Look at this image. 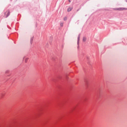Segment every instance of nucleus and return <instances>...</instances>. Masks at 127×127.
<instances>
[{
  "instance_id": "1",
  "label": "nucleus",
  "mask_w": 127,
  "mask_h": 127,
  "mask_svg": "<svg viewBox=\"0 0 127 127\" xmlns=\"http://www.w3.org/2000/svg\"><path fill=\"white\" fill-rule=\"evenodd\" d=\"M117 9L119 10H127V8H118Z\"/></svg>"
},
{
  "instance_id": "2",
  "label": "nucleus",
  "mask_w": 127,
  "mask_h": 127,
  "mask_svg": "<svg viewBox=\"0 0 127 127\" xmlns=\"http://www.w3.org/2000/svg\"><path fill=\"white\" fill-rule=\"evenodd\" d=\"M10 12L9 11H7L5 14L6 16V17H7L10 14Z\"/></svg>"
},
{
  "instance_id": "3",
  "label": "nucleus",
  "mask_w": 127,
  "mask_h": 127,
  "mask_svg": "<svg viewBox=\"0 0 127 127\" xmlns=\"http://www.w3.org/2000/svg\"><path fill=\"white\" fill-rule=\"evenodd\" d=\"M86 38L85 37H84L83 38V42H85L86 40Z\"/></svg>"
},
{
  "instance_id": "4",
  "label": "nucleus",
  "mask_w": 127,
  "mask_h": 127,
  "mask_svg": "<svg viewBox=\"0 0 127 127\" xmlns=\"http://www.w3.org/2000/svg\"><path fill=\"white\" fill-rule=\"evenodd\" d=\"M72 9V7H69V8L68 9H67V11L68 12L70 11Z\"/></svg>"
},
{
  "instance_id": "5",
  "label": "nucleus",
  "mask_w": 127,
  "mask_h": 127,
  "mask_svg": "<svg viewBox=\"0 0 127 127\" xmlns=\"http://www.w3.org/2000/svg\"><path fill=\"white\" fill-rule=\"evenodd\" d=\"M80 35H79L78 36V44L79 43V40H80Z\"/></svg>"
},
{
  "instance_id": "6",
  "label": "nucleus",
  "mask_w": 127,
  "mask_h": 127,
  "mask_svg": "<svg viewBox=\"0 0 127 127\" xmlns=\"http://www.w3.org/2000/svg\"><path fill=\"white\" fill-rule=\"evenodd\" d=\"M28 59V58H26L25 59V62L26 63L27 62Z\"/></svg>"
},
{
  "instance_id": "7",
  "label": "nucleus",
  "mask_w": 127,
  "mask_h": 127,
  "mask_svg": "<svg viewBox=\"0 0 127 127\" xmlns=\"http://www.w3.org/2000/svg\"><path fill=\"white\" fill-rule=\"evenodd\" d=\"M67 19V18L66 17H65L64 18V20L65 21Z\"/></svg>"
},
{
  "instance_id": "8",
  "label": "nucleus",
  "mask_w": 127,
  "mask_h": 127,
  "mask_svg": "<svg viewBox=\"0 0 127 127\" xmlns=\"http://www.w3.org/2000/svg\"><path fill=\"white\" fill-rule=\"evenodd\" d=\"M60 25L61 27H62L63 26V24L62 23H61L60 24Z\"/></svg>"
},
{
  "instance_id": "9",
  "label": "nucleus",
  "mask_w": 127,
  "mask_h": 127,
  "mask_svg": "<svg viewBox=\"0 0 127 127\" xmlns=\"http://www.w3.org/2000/svg\"><path fill=\"white\" fill-rule=\"evenodd\" d=\"M69 2H70V0H69Z\"/></svg>"
},
{
  "instance_id": "10",
  "label": "nucleus",
  "mask_w": 127,
  "mask_h": 127,
  "mask_svg": "<svg viewBox=\"0 0 127 127\" xmlns=\"http://www.w3.org/2000/svg\"><path fill=\"white\" fill-rule=\"evenodd\" d=\"M126 1L127 2V0H126Z\"/></svg>"
}]
</instances>
